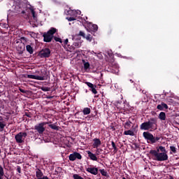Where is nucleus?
Returning <instances> with one entry per match:
<instances>
[{
	"instance_id": "obj_3",
	"label": "nucleus",
	"mask_w": 179,
	"mask_h": 179,
	"mask_svg": "<svg viewBox=\"0 0 179 179\" xmlns=\"http://www.w3.org/2000/svg\"><path fill=\"white\" fill-rule=\"evenodd\" d=\"M150 155H152L153 159L157 162H166L169 159V155L167 152H160L159 150H152L150 151Z\"/></svg>"
},
{
	"instance_id": "obj_10",
	"label": "nucleus",
	"mask_w": 179,
	"mask_h": 179,
	"mask_svg": "<svg viewBox=\"0 0 179 179\" xmlns=\"http://www.w3.org/2000/svg\"><path fill=\"white\" fill-rule=\"evenodd\" d=\"M82 12L80 10H69L66 11V15H69V16H72L73 17H78V15H80Z\"/></svg>"
},
{
	"instance_id": "obj_59",
	"label": "nucleus",
	"mask_w": 179,
	"mask_h": 179,
	"mask_svg": "<svg viewBox=\"0 0 179 179\" xmlns=\"http://www.w3.org/2000/svg\"><path fill=\"white\" fill-rule=\"evenodd\" d=\"M7 179H9V178H7Z\"/></svg>"
},
{
	"instance_id": "obj_29",
	"label": "nucleus",
	"mask_w": 179,
	"mask_h": 179,
	"mask_svg": "<svg viewBox=\"0 0 179 179\" xmlns=\"http://www.w3.org/2000/svg\"><path fill=\"white\" fill-rule=\"evenodd\" d=\"M90 108H85L83 110V115H89L90 113Z\"/></svg>"
},
{
	"instance_id": "obj_31",
	"label": "nucleus",
	"mask_w": 179,
	"mask_h": 179,
	"mask_svg": "<svg viewBox=\"0 0 179 179\" xmlns=\"http://www.w3.org/2000/svg\"><path fill=\"white\" fill-rule=\"evenodd\" d=\"M99 171H100L101 176H103V177H107V176H108V173L104 169H100Z\"/></svg>"
},
{
	"instance_id": "obj_38",
	"label": "nucleus",
	"mask_w": 179,
	"mask_h": 179,
	"mask_svg": "<svg viewBox=\"0 0 179 179\" xmlns=\"http://www.w3.org/2000/svg\"><path fill=\"white\" fill-rule=\"evenodd\" d=\"M73 178L74 179H83V178H82L80 176H79L78 174H74L73 176Z\"/></svg>"
},
{
	"instance_id": "obj_41",
	"label": "nucleus",
	"mask_w": 179,
	"mask_h": 179,
	"mask_svg": "<svg viewBox=\"0 0 179 179\" xmlns=\"http://www.w3.org/2000/svg\"><path fill=\"white\" fill-rule=\"evenodd\" d=\"M54 40H55L56 41H57L58 43H61L62 44V39H61V38H58V37H55Z\"/></svg>"
},
{
	"instance_id": "obj_13",
	"label": "nucleus",
	"mask_w": 179,
	"mask_h": 179,
	"mask_svg": "<svg viewBox=\"0 0 179 179\" xmlns=\"http://www.w3.org/2000/svg\"><path fill=\"white\" fill-rule=\"evenodd\" d=\"M85 83L88 86L90 90L93 93V94H97V90H96L97 86L93 85V83L90 82H85Z\"/></svg>"
},
{
	"instance_id": "obj_12",
	"label": "nucleus",
	"mask_w": 179,
	"mask_h": 179,
	"mask_svg": "<svg viewBox=\"0 0 179 179\" xmlns=\"http://www.w3.org/2000/svg\"><path fill=\"white\" fill-rule=\"evenodd\" d=\"M40 54L41 58H48V57H50L51 55V50H50L48 48H45L41 51Z\"/></svg>"
},
{
	"instance_id": "obj_14",
	"label": "nucleus",
	"mask_w": 179,
	"mask_h": 179,
	"mask_svg": "<svg viewBox=\"0 0 179 179\" xmlns=\"http://www.w3.org/2000/svg\"><path fill=\"white\" fill-rule=\"evenodd\" d=\"M143 136L146 139V141H150L151 143H153V134L149 133L148 131H144Z\"/></svg>"
},
{
	"instance_id": "obj_35",
	"label": "nucleus",
	"mask_w": 179,
	"mask_h": 179,
	"mask_svg": "<svg viewBox=\"0 0 179 179\" xmlns=\"http://www.w3.org/2000/svg\"><path fill=\"white\" fill-rule=\"evenodd\" d=\"M41 90L43 92H50V87H41Z\"/></svg>"
},
{
	"instance_id": "obj_19",
	"label": "nucleus",
	"mask_w": 179,
	"mask_h": 179,
	"mask_svg": "<svg viewBox=\"0 0 179 179\" xmlns=\"http://www.w3.org/2000/svg\"><path fill=\"white\" fill-rule=\"evenodd\" d=\"M157 110H160V111H163L164 108L167 110L169 108V106L165 103H162L161 104L157 105Z\"/></svg>"
},
{
	"instance_id": "obj_11",
	"label": "nucleus",
	"mask_w": 179,
	"mask_h": 179,
	"mask_svg": "<svg viewBox=\"0 0 179 179\" xmlns=\"http://www.w3.org/2000/svg\"><path fill=\"white\" fill-rule=\"evenodd\" d=\"M69 159L71 162H75L76 159L80 160V159H82V155L79 152H73L69 155Z\"/></svg>"
},
{
	"instance_id": "obj_46",
	"label": "nucleus",
	"mask_w": 179,
	"mask_h": 179,
	"mask_svg": "<svg viewBox=\"0 0 179 179\" xmlns=\"http://www.w3.org/2000/svg\"><path fill=\"white\" fill-rule=\"evenodd\" d=\"M2 27H3L4 29H8V27H9V25L8 24H2Z\"/></svg>"
},
{
	"instance_id": "obj_8",
	"label": "nucleus",
	"mask_w": 179,
	"mask_h": 179,
	"mask_svg": "<svg viewBox=\"0 0 179 179\" xmlns=\"http://www.w3.org/2000/svg\"><path fill=\"white\" fill-rule=\"evenodd\" d=\"M15 47L17 51L19 52V54H23V51H24L26 48V45L23 43H20V41H15Z\"/></svg>"
},
{
	"instance_id": "obj_26",
	"label": "nucleus",
	"mask_w": 179,
	"mask_h": 179,
	"mask_svg": "<svg viewBox=\"0 0 179 179\" xmlns=\"http://www.w3.org/2000/svg\"><path fill=\"white\" fill-rule=\"evenodd\" d=\"M124 135H129L130 136H134L135 133L132 130L124 131Z\"/></svg>"
},
{
	"instance_id": "obj_17",
	"label": "nucleus",
	"mask_w": 179,
	"mask_h": 179,
	"mask_svg": "<svg viewBox=\"0 0 179 179\" xmlns=\"http://www.w3.org/2000/svg\"><path fill=\"white\" fill-rule=\"evenodd\" d=\"M83 70L85 71V72H89L90 71V63L88 62H86L85 59H83Z\"/></svg>"
},
{
	"instance_id": "obj_20",
	"label": "nucleus",
	"mask_w": 179,
	"mask_h": 179,
	"mask_svg": "<svg viewBox=\"0 0 179 179\" xmlns=\"http://www.w3.org/2000/svg\"><path fill=\"white\" fill-rule=\"evenodd\" d=\"M87 153L91 160H93L94 162H97V157L96 156V154H94L90 151H87Z\"/></svg>"
},
{
	"instance_id": "obj_21",
	"label": "nucleus",
	"mask_w": 179,
	"mask_h": 179,
	"mask_svg": "<svg viewBox=\"0 0 179 179\" xmlns=\"http://www.w3.org/2000/svg\"><path fill=\"white\" fill-rule=\"evenodd\" d=\"M112 68V73H115V75H118V73L120 72V66L118 64H115Z\"/></svg>"
},
{
	"instance_id": "obj_27",
	"label": "nucleus",
	"mask_w": 179,
	"mask_h": 179,
	"mask_svg": "<svg viewBox=\"0 0 179 179\" xmlns=\"http://www.w3.org/2000/svg\"><path fill=\"white\" fill-rule=\"evenodd\" d=\"M5 127H6V122L4 121L0 122V132H2L3 131Z\"/></svg>"
},
{
	"instance_id": "obj_1",
	"label": "nucleus",
	"mask_w": 179,
	"mask_h": 179,
	"mask_svg": "<svg viewBox=\"0 0 179 179\" xmlns=\"http://www.w3.org/2000/svg\"><path fill=\"white\" fill-rule=\"evenodd\" d=\"M8 5L11 6L12 10H8L7 13V20H10L15 19L17 15H24L26 11H24V6L26 3L24 0H9Z\"/></svg>"
},
{
	"instance_id": "obj_55",
	"label": "nucleus",
	"mask_w": 179,
	"mask_h": 179,
	"mask_svg": "<svg viewBox=\"0 0 179 179\" xmlns=\"http://www.w3.org/2000/svg\"><path fill=\"white\" fill-rule=\"evenodd\" d=\"M31 132V134H34V132H33V131H30Z\"/></svg>"
},
{
	"instance_id": "obj_25",
	"label": "nucleus",
	"mask_w": 179,
	"mask_h": 179,
	"mask_svg": "<svg viewBox=\"0 0 179 179\" xmlns=\"http://www.w3.org/2000/svg\"><path fill=\"white\" fill-rule=\"evenodd\" d=\"M26 50H27V52H29L30 54H33V52H34L33 47H31V45H27L26 46Z\"/></svg>"
},
{
	"instance_id": "obj_22",
	"label": "nucleus",
	"mask_w": 179,
	"mask_h": 179,
	"mask_svg": "<svg viewBox=\"0 0 179 179\" xmlns=\"http://www.w3.org/2000/svg\"><path fill=\"white\" fill-rule=\"evenodd\" d=\"M27 78L28 79H34L35 80H42V79H43L42 77H38V76H37V74H36V73H35V75L28 74V75L27 76Z\"/></svg>"
},
{
	"instance_id": "obj_56",
	"label": "nucleus",
	"mask_w": 179,
	"mask_h": 179,
	"mask_svg": "<svg viewBox=\"0 0 179 179\" xmlns=\"http://www.w3.org/2000/svg\"><path fill=\"white\" fill-rule=\"evenodd\" d=\"M122 179H127V178H125V177H123Z\"/></svg>"
},
{
	"instance_id": "obj_47",
	"label": "nucleus",
	"mask_w": 179,
	"mask_h": 179,
	"mask_svg": "<svg viewBox=\"0 0 179 179\" xmlns=\"http://www.w3.org/2000/svg\"><path fill=\"white\" fill-rule=\"evenodd\" d=\"M19 90H20V92L21 93H26V90H24L22 89V88H20Z\"/></svg>"
},
{
	"instance_id": "obj_58",
	"label": "nucleus",
	"mask_w": 179,
	"mask_h": 179,
	"mask_svg": "<svg viewBox=\"0 0 179 179\" xmlns=\"http://www.w3.org/2000/svg\"><path fill=\"white\" fill-rule=\"evenodd\" d=\"M1 1H2V0H0V2H1Z\"/></svg>"
},
{
	"instance_id": "obj_6",
	"label": "nucleus",
	"mask_w": 179,
	"mask_h": 179,
	"mask_svg": "<svg viewBox=\"0 0 179 179\" xmlns=\"http://www.w3.org/2000/svg\"><path fill=\"white\" fill-rule=\"evenodd\" d=\"M27 137V133L20 132L15 135V139L17 143H23Z\"/></svg>"
},
{
	"instance_id": "obj_45",
	"label": "nucleus",
	"mask_w": 179,
	"mask_h": 179,
	"mask_svg": "<svg viewBox=\"0 0 179 179\" xmlns=\"http://www.w3.org/2000/svg\"><path fill=\"white\" fill-rule=\"evenodd\" d=\"M170 149H171V152H173V153H176V147H174V146H171V147H170Z\"/></svg>"
},
{
	"instance_id": "obj_37",
	"label": "nucleus",
	"mask_w": 179,
	"mask_h": 179,
	"mask_svg": "<svg viewBox=\"0 0 179 179\" xmlns=\"http://www.w3.org/2000/svg\"><path fill=\"white\" fill-rule=\"evenodd\" d=\"M68 43H69V41L68 40V38L65 39L64 42H62V45L64 47H66V45H68Z\"/></svg>"
},
{
	"instance_id": "obj_42",
	"label": "nucleus",
	"mask_w": 179,
	"mask_h": 179,
	"mask_svg": "<svg viewBox=\"0 0 179 179\" xmlns=\"http://www.w3.org/2000/svg\"><path fill=\"white\" fill-rule=\"evenodd\" d=\"M112 148H113L114 150H117V145H115V143L114 141L111 142Z\"/></svg>"
},
{
	"instance_id": "obj_50",
	"label": "nucleus",
	"mask_w": 179,
	"mask_h": 179,
	"mask_svg": "<svg viewBox=\"0 0 179 179\" xmlns=\"http://www.w3.org/2000/svg\"><path fill=\"white\" fill-rule=\"evenodd\" d=\"M74 45H75V47H80V45L79 43H76L74 44Z\"/></svg>"
},
{
	"instance_id": "obj_48",
	"label": "nucleus",
	"mask_w": 179,
	"mask_h": 179,
	"mask_svg": "<svg viewBox=\"0 0 179 179\" xmlns=\"http://www.w3.org/2000/svg\"><path fill=\"white\" fill-rule=\"evenodd\" d=\"M96 155H100V149H99V148H96Z\"/></svg>"
},
{
	"instance_id": "obj_36",
	"label": "nucleus",
	"mask_w": 179,
	"mask_h": 179,
	"mask_svg": "<svg viewBox=\"0 0 179 179\" xmlns=\"http://www.w3.org/2000/svg\"><path fill=\"white\" fill-rule=\"evenodd\" d=\"M160 141V137H153L152 143H156V142Z\"/></svg>"
},
{
	"instance_id": "obj_40",
	"label": "nucleus",
	"mask_w": 179,
	"mask_h": 179,
	"mask_svg": "<svg viewBox=\"0 0 179 179\" xmlns=\"http://www.w3.org/2000/svg\"><path fill=\"white\" fill-rule=\"evenodd\" d=\"M85 38H86V40H87V41H92V35L89 34L87 35Z\"/></svg>"
},
{
	"instance_id": "obj_9",
	"label": "nucleus",
	"mask_w": 179,
	"mask_h": 179,
	"mask_svg": "<svg viewBox=\"0 0 179 179\" xmlns=\"http://www.w3.org/2000/svg\"><path fill=\"white\" fill-rule=\"evenodd\" d=\"M35 73L36 74V76L42 78V80H47V71H45V70L36 71Z\"/></svg>"
},
{
	"instance_id": "obj_2",
	"label": "nucleus",
	"mask_w": 179,
	"mask_h": 179,
	"mask_svg": "<svg viewBox=\"0 0 179 179\" xmlns=\"http://www.w3.org/2000/svg\"><path fill=\"white\" fill-rule=\"evenodd\" d=\"M140 128L143 131L153 132V131H156V129H157V121L155 118L152 117L150 121L142 123Z\"/></svg>"
},
{
	"instance_id": "obj_52",
	"label": "nucleus",
	"mask_w": 179,
	"mask_h": 179,
	"mask_svg": "<svg viewBox=\"0 0 179 179\" xmlns=\"http://www.w3.org/2000/svg\"><path fill=\"white\" fill-rule=\"evenodd\" d=\"M0 122H2V117L0 116Z\"/></svg>"
},
{
	"instance_id": "obj_54",
	"label": "nucleus",
	"mask_w": 179,
	"mask_h": 179,
	"mask_svg": "<svg viewBox=\"0 0 179 179\" xmlns=\"http://www.w3.org/2000/svg\"><path fill=\"white\" fill-rule=\"evenodd\" d=\"M170 179H174V178H173V177H171V178H170Z\"/></svg>"
},
{
	"instance_id": "obj_44",
	"label": "nucleus",
	"mask_w": 179,
	"mask_h": 179,
	"mask_svg": "<svg viewBox=\"0 0 179 179\" xmlns=\"http://www.w3.org/2000/svg\"><path fill=\"white\" fill-rule=\"evenodd\" d=\"M94 55H96L99 59H101V58H103V56L100 53H94Z\"/></svg>"
},
{
	"instance_id": "obj_15",
	"label": "nucleus",
	"mask_w": 179,
	"mask_h": 179,
	"mask_svg": "<svg viewBox=\"0 0 179 179\" xmlns=\"http://www.w3.org/2000/svg\"><path fill=\"white\" fill-rule=\"evenodd\" d=\"M86 171L90 174H93L94 176H97L99 173V169L94 167H88Z\"/></svg>"
},
{
	"instance_id": "obj_24",
	"label": "nucleus",
	"mask_w": 179,
	"mask_h": 179,
	"mask_svg": "<svg viewBox=\"0 0 179 179\" xmlns=\"http://www.w3.org/2000/svg\"><path fill=\"white\" fill-rule=\"evenodd\" d=\"M131 127H132V122L127 120L125 123H124V129H129L131 128Z\"/></svg>"
},
{
	"instance_id": "obj_30",
	"label": "nucleus",
	"mask_w": 179,
	"mask_h": 179,
	"mask_svg": "<svg viewBox=\"0 0 179 179\" xmlns=\"http://www.w3.org/2000/svg\"><path fill=\"white\" fill-rule=\"evenodd\" d=\"M20 43H23L24 45H26V43H27V38L24 37H21L20 39H18Z\"/></svg>"
},
{
	"instance_id": "obj_23",
	"label": "nucleus",
	"mask_w": 179,
	"mask_h": 179,
	"mask_svg": "<svg viewBox=\"0 0 179 179\" xmlns=\"http://www.w3.org/2000/svg\"><path fill=\"white\" fill-rule=\"evenodd\" d=\"M158 118H159L161 121H166V113L161 112L158 116Z\"/></svg>"
},
{
	"instance_id": "obj_18",
	"label": "nucleus",
	"mask_w": 179,
	"mask_h": 179,
	"mask_svg": "<svg viewBox=\"0 0 179 179\" xmlns=\"http://www.w3.org/2000/svg\"><path fill=\"white\" fill-rule=\"evenodd\" d=\"M87 27H89L90 30H93L94 31H97V30H99V27L97 26V24H93L92 22L87 23Z\"/></svg>"
},
{
	"instance_id": "obj_57",
	"label": "nucleus",
	"mask_w": 179,
	"mask_h": 179,
	"mask_svg": "<svg viewBox=\"0 0 179 179\" xmlns=\"http://www.w3.org/2000/svg\"><path fill=\"white\" fill-rule=\"evenodd\" d=\"M0 153H1V149H0Z\"/></svg>"
},
{
	"instance_id": "obj_53",
	"label": "nucleus",
	"mask_w": 179,
	"mask_h": 179,
	"mask_svg": "<svg viewBox=\"0 0 179 179\" xmlns=\"http://www.w3.org/2000/svg\"><path fill=\"white\" fill-rule=\"evenodd\" d=\"M94 53H95L94 51L91 52V54H94Z\"/></svg>"
},
{
	"instance_id": "obj_34",
	"label": "nucleus",
	"mask_w": 179,
	"mask_h": 179,
	"mask_svg": "<svg viewBox=\"0 0 179 179\" xmlns=\"http://www.w3.org/2000/svg\"><path fill=\"white\" fill-rule=\"evenodd\" d=\"M49 127L52 129H55V131H58V126H57L55 124H49Z\"/></svg>"
},
{
	"instance_id": "obj_5",
	"label": "nucleus",
	"mask_w": 179,
	"mask_h": 179,
	"mask_svg": "<svg viewBox=\"0 0 179 179\" xmlns=\"http://www.w3.org/2000/svg\"><path fill=\"white\" fill-rule=\"evenodd\" d=\"M47 124H48V122H43L38 123L34 126V129L37 131V132L40 135H41L42 134L44 133V131H45V125H47Z\"/></svg>"
},
{
	"instance_id": "obj_16",
	"label": "nucleus",
	"mask_w": 179,
	"mask_h": 179,
	"mask_svg": "<svg viewBox=\"0 0 179 179\" xmlns=\"http://www.w3.org/2000/svg\"><path fill=\"white\" fill-rule=\"evenodd\" d=\"M93 142L92 148H94V149H97L99 146L101 145V141H100V138H95L93 139Z\"/></svg>"
},
{
	"instance_id": "obj_4",
	"label": "nucleus",
	"mask_w": 179,
	"mask_h": 179,
	"mask_svg": "<svg viewBox=\"0 0 179 179\" xmlns=\"http://www.w3.org/2000/svg\"><path fill=\"white\" fill-rule=\"evenodd\" d=\"M58 31L56 28L51 27L48 32L43 34V41L45 43H51L52 38H54V34Z\"/></svg>"
},
{
	"instance_id": "obj_33",
	"label": "nucleus",
	"mask_w": 179,
	"mask_h": 179,
	"mask_svg": "<svg viewBox=\"0 0 179 179\" xmlns=\"http://www.w3.org/2000/svg\"><path fill=\"white\" fill-rule=\"evenodd\" d=\"M5 173L3 172V168L0 165V179H2Z\"/></svg>"
},
{
	"instance_id": "obj_43",
	"label": "nucleus",
	"mask_w": 179,
	"mask_h": 179,
	"mask_svg": "<svg viewBox=\"0 0 179 179\" xmlns=\"http://www.w3.org/2000/svg\"><path fill=\"white\" fill-rule=\"evenodd\" d=\"M79 36H81L83 37L84 38L86 37V36H85L86 34H85V32H83V31H80L79 32Z\"/></svg>"
},
{
	"instance_id": "obj_51",
	"label": "nucleus",
	"mask_w": 179,
	"mask_h": 179,
	"mask_svg": "<svg viewBox=\"0 0 179 179\" xmlns=\"http://www.w3.org/2000/svg\"><path fill=\"white\" fill-rule=\"evenodd\" d=\"M52 97H53V96H47L46 98H47V99H52Z\"/></svg>"
},
{
	"instance_id": "obj_7",
	"label": "nucleus",
	"mask_w": 179,
	"mask_h": 179,
	"mask_svg": "<svg viewBox=\"0 0 179 179\" xmlns=\"http://www.w3.org/2000/svg\"><path fill=\"white\" fill-rule=\"evenodd\" d=\"M24 2L25 3V6L23 8L24 12H26V10H27V9H29V10L34 17V20H37V15L36 14V12L34 11V8H33V6H31V5L27 3V1L26 0H24Z\"/></svg>"
},
{
	"instance_id": "obj_39",
	"label": "nucleus",
	"mask_w": 179,
	"mask_h": 179,
	"mask_svg": "<svg viewBox=\"0 0 179 179\" xmlns=\"http://www.w3.org/2000/svg\"><path fill=\"white\" fill-rule=\"evenodd\" d=\"M67 20H69V22H73V20H76V18H75V17H66Z\"/></svg>"
},
{
	"instance_id": "obj_49",
	"label": "nucleus",
	"mask_w": 179,
	"mask_h": 179,
	"mask_svg": "<svg viewBox=\"0 0 179 179\" xmlns=\"http://www.w3.org/2000/svg\"><path fill=\"white\" fill-rule=\"evenodd\" d=\"M17 171L18 173H21V169H20V166H18V167L17 168Z\"/></svg>"
},
{
	"instance_id": "obj_28",
	"label": "nucleus",
	"mask_w": 179,
	"mask_h": 179,
	"mask_svg": "<svg viewBox=\"0 0 179 179\" xmlns=\"http://www.w3.org/2000/svg\"><path fill=\"white\" fill-rule=\"evenodd\" d=\"M36 176L37 178H41V177H43V176L41 170L38 169L36 172Z\"/></svg>"
},
{
	"instance_id": "obj_32",
	"label": "nucleus",
	"mask_w": 179,
	"mask_h": 179,
	"mask_svg": "<svg viewBox=\"0 0 179 179\" xmlns=\"http://www.w3.org/2000/svg\"><path fill=\"white\" fill-rule=\"evenodd\" d=\"M158 150H159L160 153H167V151H166V148L163 146H159Z\"/></svg>"
}]
</instances>
